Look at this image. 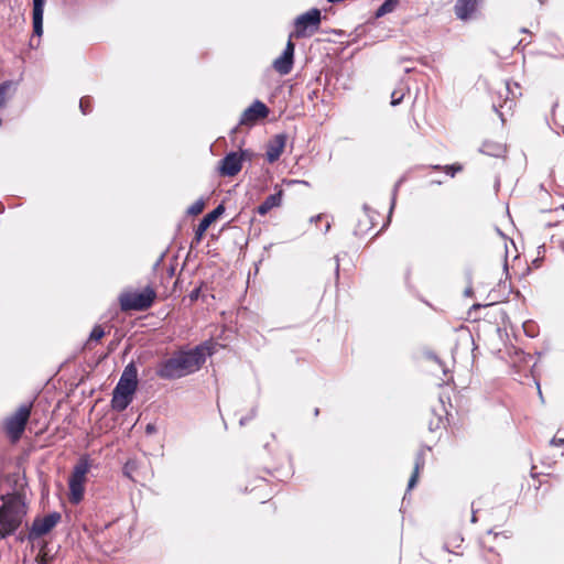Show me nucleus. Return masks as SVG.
I'll use <instances>...</instances> for the list:
<instances>
[{
    "label": "nucleus",
    "instance_id": "obj_41",
    "mask_svg": "<svg viewBox=\"0 0 564 564\" xmlns=\"http://www.w3.org/2000/svg\"><path fill=\"white\" fill-rule=\"evenodd\" d=\"M536 388H538V392H539V398L543 401V395H542V391H541L539 382H536Z\"/></svg>",
    "mask_w": 564,
    "mask_h": 564
},
{
    "label": "nucleus",
    "instance_id": "obj_24",
    "mask_svg": "<svg viewBox=\"0 0 564 564\" xmlns=\"http://www.w3.org/2000/svg\"><path fill=\"white\" fill-rule=\"evenodd\" d=\"M11 86V80H6L0 84V108L6 105V95Z\"/></svg>",
    "mask_w": 564,
    "mask_h": 564
},
{
    "label": "nucleus",
    "instance_id": "obj_38",
    "mask_svg": "<svg viewBox=\"0 0 564 564\" xmlns=\"http://www.w3.org/2000/svg\"><path fill=\"white\" fill-rule=\"evenodd\" d=\"M486 305H482V304H479V303H475L470 310H469V314H471L473 311H477V310H480L482 307H485Z\"/></svg>",
    "mask_w": 564,
    "mask_h": 564
},
{
    "label": "nucleus",
    "instance_id": "obj_5",
    "mask_svg": "<svg viewBox=\"0 0 564 564\" xmlns=\"http://www.w3.org/2000/svg\"><path fill=\"white\" fill-rule=\"evenodd\" d=\"M322 20L323 15L319 9H310L295 18L294 31L289 37L304 39L314 35L319 30Z\"/></svg>",
    "mask_w": 564,
    "mask_h": 564
},
{
    "label": "nucleus",
    "instance_id": "obj_35",
    "mask_svg": "<svg viewBox=\"0 0 564 564\" xmlns=\"http://www.w3.org/2000/svg\"><path fill=\"white\" fill-rule=\"evenodd\" d=\"M550 444H551V445H554V446H564V438L553 437V438L550 441Z\"/></svg>",
    "mask_w": 564,
    "mask_h": 564
},
{
    "label": "nucleus",
    "instance_id": "obj_18",
    "mask_svg": "<svg viewBox=\"0 0 564 564\" xmlns=\"http://www.w3.org/2000/svg\"><path fill=\"white\" fill-rule=\"evenodd\" d=\"M479 151L489 156L503 158L507 152V148L502 143L487 140L481 144Z\"/></svg>",
    "mask_w": 564,
    "mask_h": 564
},
{
    "label": "nucleus",
    "instance_id": "obj_43",
    "mask_svg": "<svg viewBox=\"0 0 564 564\" xmlns=\"http://www.w3.org/2000/svg\"><path fill=\"white\" fill-rule=\"evenodd\" d=\"M319 219H321V215L315 216V217H312V218H311V221H317V220H319Z\"/></svg>",
    "mask_w": 564,
    "mask_h": 564
},
{
    "label": "nucleus",
    "instance_id": "obj_37",
    "mask_svg": "<svg viewBox=\"0 0 564 564\" xmlns=\"http://www.w3.org/2000/svg\"><path fill=\"white\" fill-rule=\"evenodd\" d=\"M335 261H336L335 274H336V278L338 279L339 278V258H338V256L335 257Z\"/></svg>",
    "mask_w": 564,
    "mask_h": 564
},
{
    "label": "nucleus",
    "instance_id": "obj_15",
    "mask_svg": "<svg viewBox=\"0 0 564 564\" xmlns=\"http://www.w3.org/2000/svg\"><path fill=\"white\" fill-rule=\"evenodd\" d=\"M430 449H431L430 447H426V448L423 447L417 451V453L415 455L413 473L408 482V490H411L416 485L420 471L424 468V465H425L426 451H430Z\"/></svg>",
    "mask_w": 564,
    "mask_h": 564
},
{
    "label": "nucleus",
    "instance_id": "obj_13",
    "mask_svg": "<svg viewBox=\"0 0 564 564\" xmlns=\"http://www.w3.org/2000/svg\"><path fill=\"white\" fill-rule=\"evenodd\" d=\"M286 134L279 133L273 137L267 144L265 156L269 163L278 161L283 153L286 144Z\"/></svg>",
    "mask_w": 564,
    "mask_h": 564
},
{
    "label": "nucleus",
    "instance_id": "obj_22",
    "mask_svg": "<svg viewBox=\"0 0 564 564\" xmlns=\"http://www.w3.org/2000/svg\"><path fill=\"white\" fill-rule=\"evenodd\" d=\"M204 208L205 200L204 198H199L187 208V214L192 216H197L204 210Z\"/></svg>",
    "mask_w": 564,
    "mask_h": 564
},
{
    "label": "nucleus",
    "instance_id": "obj_26",
    "mask_svg": "<svg viewBox=\"0 0 564 564\" xmlns=\"http://www.w3.org/2000/svg\"><path fill=\"white\" fill-rule=\"evenodd\" d=\"M105 336V330L100 325H96L90 334H89V340L98 341Z\"/></svg>",
    "mask_w": 564,
    "mask_h": 564
},
{
    "label": "nucleus",
    "instance_id": "obj_28",
    "mask_svg": "<svg viewBox=\"0 0 564 564\" xmlns=\"http://www.w3.org/2000/svg\"><path fill=\"white\" fill-rule=\"evenodd\" d=\"M403 97H404V93H402L401 90H393L391 94V105L392 106L400 105L401 101L403 100Z\"/></svg>",
    "mask_w": 564,
    "mask_h": 564
},
{
    "label": "nucleus",
    "instance_id": "obj_16",
    "mask_svg": "<svg viewBox=\"0 0 564 564\" xmlns=\"http://www.w3.org/2000/svg\"><path fill=\"white\" fill-rule=\"evenodd\" d=\"M478 0H457L454 7L455 14L460 20H467L475 12Z\"/></svg>",
    "mask_w": 564,
    "mask_h": 564
},
{
    "label": "nucleus",
    "instance_id": "obj_27",
    "mask_svg": "<svg viewBox=\"0 0 564 564\" xmlns=\"http://www.w3.org/2000/svg\"><path fill=\"white\" fill-rule=\"evenodd\" d=\"M33 11L32 14H44V6L46 0H32Z\"/></svg>",
    "mask_w": 564,
    "mask_h": 564
},
{
    "label": "nucleus",
    "instance_id": "obj_2",
    "mask_svg": "<svg viewBox=\"0 0 564 564\" xmlns=\"http://www.w3.org/2000/svg\"><path fill=\"white\" fill-rule=\"evenodd\" d=\"M1 501L0 540L15 533L28 512L24 498L18 492L2 495Z\"/></svg>",
    "mask_w": 564,
    "mask_h": 564
},
{
    "label": "nucleus",
    "instance_id": "obj_10",
    "mask_svg": "<svg viewBox=\"0 0 564 564\" xmlns=\"http://www.w3.org/2000/svg\"><path fill=\"white\" fill-rule=\"evenodd\" d=\"M270 109L261 100H254L240 116L238 126L231 129V134L236 133L239 126H253L261 119L268 117Z\"/></svg>",
    "mask_w": 564,
    "mask_h": 564
},
{
    "label": "nucleus",
    "instance_id": "obj_4",
    "mask_svg": "<svg viewBox=\"0 0 564 564\" xmlns=\"http://www.w3.org/2000/svg\"><path fill=\"white\" fill-rule=\"evenodd\" d=\"M91 467L88 455L79 457L68 479L69 500L72 503H79L84 498L86 475Z\"/></svg>",
    "mask_w": 564,
    "mask_h": 564
},
{
    "label": "nucleus",
    "instance_id": "obj_25",
    "mask_svg": "<svg viewBox=\"0 0 564 564\" xmlns=\"http://www.w3.org/2000/svg\"><path fill=\"white\" fill-rule=\"evenodd\" d=\"M79 109L83 115H87L91 111V98L86 96L79 100Z\"/></svg>",
    "mask_w": 564,
    "mask_h": 564
},
{
    "label": "nucleus",
    "instance_id": "obj_45",
    "mask_svg": "<svg viewBox=\"0 0 564 564\" xmlns=\"http://www.w3.org/2000/svg\"><path fill=\"white\" fill-rule=\"evenodd\" d=\"M318 412H319V410H318V409H315V410H314L315 415H317V414H318Z\"/></svg>",
    "mask_w": 564,
    "mask_h": 564
},
{
    "label": "nucleus",
    "instance_id": "obj_42",
    "mask_svg": "<svg viewBox=\"0 0 564 564\" xmlns=\"http://www.w3.org/2000/svg\"><path fill=\"white\" fill-rule=\"evenodd\" d=\"M25 539L28 540V534H26V535H24V534L20 533V534L18 535V540H19V541H21V542H23Z\"/></svg>",
    "mask_w": 564,
    "mask_h": 564
},
{
    "label": "nucleus",
    "instance_id": "obj_47",
    "mask_svg": "<svg viewBox=\"0 0 564 564\" xmlns=\"http://www.w3.org/2000/svg\"><path fill=\"white\" fill-rule=\"evenodd\" d=\"M30 46L34 47L33 40L30 41Z\"/></svg>",
    "mask_w": 564,
    "mask_h": 564
},
{
    "label": "nucleus",
    "instance_id": "obj_8",
    "mask_svg": "<svg viewBox=\"0 0 564 564\" xmlns=\"http://www.w3.org/2000/svg\"><path fill=\"white\" fill-rule=\"evenodd\" d=\"M62 516L57 511H53L44 517H36L28 533V540L33 542L46 534L61 521Z\"/></svg>",
    "mask_w": 564,
    "mask_h": 564
},
{
    "label": "nucleus",
    "instance_id": "obj_33",
    "mask_svg": "<svg viewBox=\"0 0 564 564\" xmlns=\"http://www.w3.org/2000/svg\"><path fill=\"white\" fill-rule=\"evenodd\" d=\"M200 296V288H195L191 291V293L188 294V297L191 300V302H195L199 299Z\"/></svg>",
    "mask_w": 564,
    "mask_h": 564
},
{
    "label": "nucleus",
    "instance_id": "obj_12",
    "mask_svg": "<svg viewBox=\"0 0 564 564\" xmlns=\"http://www.w3.org/2000/svg\"><path fill=\"white\" fill-rule=\"evenodd\" d=\"M295 44L289 37L282 54L274 59L272 66L280 75H288L291 73L294 64Z\"/></svg>",
    "mask_w": 564,
    "mask_h": 564
},
{
    "label": "nucleus",
    "instance_id": "obj_21",
    "mask_svg": "<svg viewBox=\"0 0 564 564\" xmlns=\"http://www.w3.org/2000/svg\"><path fill=\"white\" fill-rule=\"evenodd\" d=\"M33 35L41 37L43 34V14H32Z\"/></svg>",
    "mask_w": 564,
    "mask_h": 564
},
{
    "label": "nucleus",
    "instance_id": "obj_19",
    "mask_svg": "<svg viewBox=\"0 0 564 564\" xmlns=\"http://www.w3.org/2000/svg\"><path fill=\"white\" fill-rule=\"evenodd\" d=\"M463 541H464V538L459 533L448 536L443 544V550L448 553H454L453 549L460 547Z\"/></svg>",
    "mask_w": 564,
    "mask_h": 564
},
{
    "label": "nucleus",
    "instance_id": "obj_1",
    "mask_svg": "<svg viewBox=\"0 0 564 564\" xmlns=\"http://www.w3.org/2000/svg\"><path fill=\"white\" fill-rule=\"evenodd\" d=\"M218 344L205 340L191 349H178L170 358L158 364L155 375L163 380H175L198 371L207 357L213 356Z\"/></svg>",
    "mask_w": 564,
    "mask_h": 564
},
{
    "label": "nucleus",
    "instance_id": "obj_32",
    "mask_svg": "<svg viewBox=\"0 0 564 564\" xmlns=\"http://www.w3.org/2000/svg\"><path fill=\"white\" fill-rule=\"evenodd\" d=\"M133 468H134V464L131 462H127L122 468L123 475L127 476L128 478H132L131 473H132Z\"/></svg>",
    "mask_w": 564,
    "mask_h": 564
},
{
    "label": "nucleus",
    "instance_id": "obj_40",
    "mask_svg": "<svg viewBox=\"0 0 564 564\" xmlns=\"http://www.w3.org/2000/svg\"><path fill=\"white\" fill-rule=\"evenodd\" d=\"M471 510H473V514H471V523H476L477 522V516H476V510L474 509V505L471 506Z\"/></svg>",
    "mask_w": 564,
    "mask_h": 564
},
{
    "label": "nucleus",
    "instance_id": "obj_30",
    "mask_svg": "<svg viewBox=\"0 0 564 564\" xmlns=\"http://www.w3.org/2000/svg\"><path fill=\"white\" fill-rule=\"evenodd\" d=\"M402 178L399 180L394 186H393V191H392V199H391V207H390V213L392 212V209L394 208V205H395V197H397V193H398V189L402 183Z\"/></svg>",
    "mask_w": 564,
    "mask_h": 564
},
{
    "label": "nucleus",
    "instance_id": "obj_48",
    "mask_svg": "<svg viewBox=\"0 0 564 564\" xmlns=\"http://www.w3.org/2000/svg\"><path fill=\"white\" fill-rule=\"evenodd\" d=\"M433 167H434L435 170L441 169V166H440V165H435V166H433Z\"/></svg>",
    "mask_w": 564,
    "mask_h": 564
},
{
    "label": "nucleus",
    "instance_id": "obj_36",
    "mask_svg": "<svg viewBox=\"0 0 564 564\" xmlns=\"http://www.w3.org/2000/svg\"><path fill=\"white\" fill-rule=\"evenodd\" d=\"M288 184H303V185H306L308 186L310 183L307 181H300V180H290V181H286Z\"/></svg>",
    "mask_w": 564,
    "mask_h": 564
},
{
    "label": "nucleus",
    "instance_id": "obj_29",
    "mask_svg": "<svg viewBox=\"0 0 564 564\" xmlns=\"http://www.w3.org/2000/svg\"><path fill=\"white\" fill-rule=\"evenodd\" d=\"M462 170V165H458V164H452V165H446L445 166V171L448 175H451L452 177L455 176V174Z\"/></svg>",
    "mask_w": 564,
    "mask_h": 564
},
{
    "label": "nucleus",
    "instance_id": "obj_20",
    "mask_svg": "<svg viewBox=\"0 0 564 564\" xmlns=\"http://www.w3.org/2000/svg\"><path fill=\"white\" fill-rule=\"evenodd\" d=\"M398 1L399 0H384L380 7L377 9L376 13H375V17L376 18H381L390 12H392L397 4H398Z\"/></svg>",
    "mask_w": 564,
    "mask_h": 564
},
{
    "label": "nucleus",
    "instance_id": "obj_7",
    "mask_svg": "<svg viewBox=\"0 0 564 564\" xmlns=\"http://www.w3.org/2000/svg\"><path fill=\"white\" fill-rule=\"evenodd\" d=\"M251 158H252V152L247 149L246 150L240 149L238 152H236V151L228 152L224 156V159H221L219 161V165H218L219 175L229 176V177L237 175L242 169V163L246 160L250 161Z\"/></svg>",
    "mask_w": 564,
    "mask_h": 564
},
{
    "label": "nucleus",
    "instance_id": "obj_6",
    "mask_svg": "<svg viewBox=\"0 0 564 564\" xmlns=\"http://www.w3.org/2000/svg\"><path fill=\"white\" fill-rule=\"evenodd\" d=\"M156 297L155 291L151 286L144 288L141 292L122 293L119 297L122 311H147L150 308Z\"/></svg>",
    "mask_w": 564,
    "mask_h": 564
},
{
    "label": "nucleus",
    "instance_id": "obj_23",
    "mask_svg": "<svg viewBox=\"0 0 564 564\" xmlns=\"http://www.w3.org/2000/svg\"><path fill=\"white\" fill-rule=\"evenodd\" d=\"M432 411L435 414V417L430 420V422H429V430L431 432H435L444 423V420H443L441 414L436 413L435 409H433Z\"/></svg>",
    "mask_w": 564,
    "mask_h": 564
},
{
    "label": "nucleus",
    "instance_id": "obj_46",
    "mask_svg": "<svg viewBox=\"0 0 564 564\" xmlns=\"http://www.w3.org/2000/svg\"><path fill=\"white\" fill-rule=\"evenodd\" d=\"M329 228H330V225H329V224H327V225H326V231H327V230H329Z\"/></svg>",
    "mask_w": 564,
    "mask_h": 564
},
{
    "label": "nucleus",
    "instance_id": "obj_39",
    "mask_svg": "<svg viewBox=\"0 0 564 564\" xmlns=\"http://www.w3.org/2000/svg\"><path fill=\"white\" fill-rule=\"evenodd\" d=\"M473 294H474L473 288L469 285V286L464 291V295H465V296H471Z\"/></svg>",
    "mask_w": 564,
    "mask_h": 564
},
{
    "label": "nucleus",
    "instance_id": "obj_34",
    "mask_svg": "<svg viewBox=\"0 0 564 564\" xmlns=\"http://www.w3.org/2000/svg\"><path fill=\"white\" fill-rule=\"evenodd\" d=\"M158 429H156V425L154 423H148L147 426H145V433L148 435H152L154 433H156Z\"/></svg>",
    "mask_w": 564,
    "mask_h": 564
},
{
    "label": "nucleus",
    "instance_id": "obj_44",
    "mask_svg": "<svg viewBox=\"0 0 564 564\" xmlns=\"http://www.w3.org/2000/svg\"><path fill=\"white\" fill-rule=\"evenodd\" d=\"M3 210H4V206H3V204L0 202V214H1V213H3Z\"/></svg>",
    "mask_w": 564,
    "mask_h": 564
},
{
    "label": "nucleus",
    "instance_id": "obj_17",
    "mask_svg": "<svg viewBox=\"0 0 564 564\" xmlns=\"http://www.w3.org/2000/svg\"><path fill=\"white\" fill-rule=\"evenodd\" d=\"M283 191L279 189L276 193L269 195L258 207L257 213L261 216L267 215L272 208L279 207L282 204Z\"/></svg>",
    "mask_w": 564,
    "mask_h": 564
},
{
    "label": "nucleus",
    "instance_id": "obj_11",
    "mask_svg": "<svg viewBox=\"0 0 564 564\" xmlns=\"http://www.w3.org/2000/svg\"><path fill=\"white\" fill-rule=\"evenodd\" d=\"M226 208L223 203L217 205L212 212L207 213L199 221L197 227L195 228V236L194 239L191 242V248H194L195 245H198L206 230L209 228V226L215 223L224 213Z\"/></svg>",
    "mask_w": 564,
    "mask_h": 564
},
{
    "label": "nucleus",
    "instance_id": "obj_49",
    "mask_svg": "<svg viewBox=\"0 0 564 564\" xmlns=\"http://www.w3.org/2000/svg\"><path fill=\"white\" fill-rule=\"evenodd\" d=\"M540 3H544L546 0H538Z\"/></svg>",
    "mask_w": 564,
    "mask_h": 564
},
{
    "label": "nucleus",
    "instance_id": "obj_9",
    "mask_svg": "<svg viewBox=\"0 0 564 564\" xmlns=\"http://www.w3.org/2000/svg\"><path fill=\"white\" fill-rule=\"evenodd\" d=\"M32 403L22 404L18 411L9 416L6 421L7 433L13 438L18 440L23 434L29 417L31 415Z\"/></svg>",
    "mask_w": 564,
    "mask_h": 564
},
{
    "label": "nucleus",
    "instance_id": "obj_31",
    "mask_svg": "<svg viewBox=\"0 0 564 564\" xmlns=\"http://www.w3.org/2000/svg\"><path fill=\"white\" fill-rule=\"evenodd\" d=\"M257 416V406H253L252 408V415H246V416H242L240 420H239V424L241 426L246 425L249 421H251L252 419H254Z\"/></svg>",
    "mask_w": 564,
    "mask_h": 564
},
{
    "label": "nucleus",
    "instance_id": "obj_3",
    "mask_svg": "<svg viewBox=\"0 0 564 564\" xmlns=\"http://www.w3.org/2000/svg\"><path fill=\"white\" fill-rule=\"evenodd\" d=\"M138 383V368L134 361H130L124 367L112 391L111 408L115 411L122 412L131 404Z\"/></svg>",
    "mask_w": 564,
    "mask_h": 564
},
{
    "label": "nucleus",
    "instance_id": "obj_14",
    "mask_svg": "<svg viewBox=\"0 0 564 564\" xmlns=\"http://www.w3.org/2000/svg\"><path fill=\"white\" fill-rule=\"evenodd\" d=\"M362 209L365 212L366 221L358 220V223L354 229L355 236L365 235L375 225L373 218L377 215V213L375 210H372L367 204H364Z\"/></svg>",
    "mask_w": 564,
    "mask_h": 564
}]
</instances>
